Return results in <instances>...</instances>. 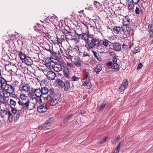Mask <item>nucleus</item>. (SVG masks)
Returning a JSON list of instances; mask_svg holds the SVG:
<instances>
[{"mask_svg": "<svg viewBox=\"0 0 153 153\" xmlns=\"http://www.w3.org/2000/svg\"><path fill=\"white\" fill-rule=\"evenodd\" d=\"M19 83L17 81H8L3 90L10 96L15 91V89L18 87Z\"/></svg>", "mask_w": 153, "mask_h": 153, "instance_id": "nucleus-1", "label": "nucleus"}, {"mask_svg": "<svg viewBox=\"0 0 153 153\" xmlns=\"http://www.w3.org/2000/svg\"><path fill=\"white\" fill-rule=\"evenodd\" d=\"M52 94L48 95L46 97L45 99L48 101H51V105L52 106L56 105L60 99V96L58 94H55L54 90L53 91Z\"/></svg>", "mask_w": 153, "mask_h": 153, "instance_id": "nucleus-2", "label": "nucleus"}, {"mask_svg": "<svg viewBox=\"0 0 153 153\" xmlns=\"http://www.w3.org/2000/svg\"><path fill=\"white\" fill-rule=\"evenodd\" d=\"M0 116L2 118H5L7 117L9 122H12L13 120V116L10 111L5 110H0Z\"/></svg>", "mask_w": 153, "mask_h": 153, "instance_id": "nucleus-3", "label": "nucleus"}, {"mask_svg": "<svg viewBox=\"0 0 153 153\" xmlns=\"http://www.w3.org/2000/svg\"><path fill=\"white\" fill-rule=\"evenodd\" d=\"M88 47L90 49L95 48V47H100V42L99 40L96 37L93 39L88 40L87 42Z\"/></svg>", "mask_w": 153, "mask_h": 153, "instance_id": "nucleus-4", "label": "nucleus"}, {"mask_svg": "<svg viewBox=\"0 0 153 153\" xmlns=\"http://www.w3.org/2000/svg\"><path fill=\"white\" fill-rule=\"evenodd\" d=\"M30 86L28 83L22 82L19 87L20 91L22 92H26L29 91Z\"/></svg>", "mask_w": 153, "mask_h": 153, "instance_id": "nucleus-5", "label": "nucleus"}, {"mask_svg": "<svg viewBox=\"0 0 153 153\" xmlns=\"http://www.w3.org/2000/svg\"><path fill=\"white\" fill-rule=\"evenodd\" d=\"M30 102L29 99H27L26 101H18V103L19 105L21 106L20 108L26 110L28 109L29 105Z\"/></svg>", "mask_w": 153, "mask_h": 153, "instance_id": "nucleus-6", "label": "nucleus"}, {"mask_svg": "<svg viewBox=\"0 0 153 153\" xmlns=\"http://www.w3.org/2000/svg\"><path fill=\"white\" fill-rule=\"evenodd\" d=\"M42 94V96H45L46 95L50 94V95H51V94H52V93L53 92V91H54V89L53 88H51L48 89L46 87H42L41 88Z\"/></svg>", "mask_w": 153, "mask_h": 153, "instance_id": "nucleus-7", "label": "nucleus"}, {"mask_svg": "<svg viewBox=\"0 0 153 153\" xmlns=\"http://www.w3.org/2000/svg\"><path fill=\"white\" fill-rule=\"evenodd\" d=\"M47 78L49 80H52L55 79L56 76L55 73L52 71H48L46 74Z\"/></svg>", "mask_w": 153, "mask_h": 153, "instance_id": "nucleus-8", "label": "nucleus"}, {"mask_svg": "<svg viewBox=\"0 0 153 153\" xmlns=\"http://www.w3.org/2000/svg\"><path fill=\"white\" fill-rule=\"evenodd\" d=\"M53 70L56 72H59L62 71V65L61 64L56 63L53 66Z\"/></svg>", "mask_w": 153, "mask_h": 153, "instance_id": "nucleus-9", "label": "nucleus"}, {"mask_svg": "<svg viewBox=\"0 0 153 153\" xmlns=\"http://www.w3.org/2000/svg\"><path fill=\"white\" fill-rule=\"evenodd\" d=\"M128 85V81L127 80H125L122 83V84L120 86L118 90L120 92H122L127 88Z\"/></svg>", "mask_w": 153, "mask_h": 153, "instance_id": "nucleus-10", "label": "nucleus"}, {"mask_svg": "<svg viewBox=\"0 0 153 153\" xmlns=\"http://www.w3.org/2000/svg\"><path fill=\"white\" fill-rule=\"evenodd\" d=\"M37 111L40 113H43L45 112L47 110V108L45 104L39 106L37 108Z\"/></svg>", "mask_w": 153, "mask_h": 153, "instance_id": "nucleus-11", "label": "nucleus"}, {"mask_svg": "<svg viewBox=\"0 0 153 153\" xmlns=\"http://www.w3.org/2000/svg\"><path fill=\"white\" fill-rule=\"evenodd\" d=\"M32 94H33L32 95H33L34 94L36 96H42V98L44 99L45 98V97H46L42 96L41 88H40L35 89L33 93H32Z\"/></svg>", "mask_w": 153, "mask_h": 153, "instance_id": "nucleus-12", "label": "nucleus"}, {"mask_svg": "<svg viewBox=\"0 0 153 153\" xmlns=\"http://www.w3.org/2000/svg\"><path fill=\"white\" fill-rule=\"evenodd\" d=\"M72 61L74 62L75 65L77 67H79L81 65V60L79 57H74L73 60V59Z\"/></svg>", "mask_w": 153, "mask_h": 153, "instance_id": "nucleus-13", "label": "nucleus"}, {"mask_svg": "<svg viewBox=\"0 0 153 153\" xmlns=\"http://www.w3.org/2000/svg\"><path fill=\"white\" fill-rule=\"evenodd\" d=\"M7 82L8 81H6L4 78L0 77V88L2 90H3L4 87L5 86Z\"/></svg>", "mask_w": 153, "mask_h": 153, "instance_id": "nucleus-14", "label": "nucleus"}, {"mask_svg": "<svg viewBox=\"0 0 153 153\" xmlns=\"http://www.w3.org/2000/svg\"><path fill=\"white\" fill-rule=\"evenodd\" d=\"M63 73L65 77H66L68 79H69L71 78L69 71L67 68L65 67L64 68Z\"/></svg>", "mask_w": 153, "mask_h": 153, "instance_id": "nucleus-15", "label": "nucleus"}, {"mask_svg": "<svg viewBox=\"0 0 153 153\" xmlns=\"http://www.w3.org/2000/svg\"><path fill=\"white\" fill-rule=\"evenodd\" d=\"M130 22V20L128 16H126L123 19V25L125 26L128 25Z\"/></svg>", "mask_w": 153, "mask_h": 153, "instance_id": "nucleus-16", "label": "nucleus"}, {"mask_svg": "<svg viewBox=\"0 0 153 153\" xmlns=\"http://www.w3.org/2000/svg\"><path fill=\"white\" fill-rule=\"evenodd\" d=\"M53 120V118H49L48 120L46 121L45 123L43 124V126H44V128L50 126L52 123L51 122H52Z\"/></svg>", "mask_w": 153, "mask_h": 153, "instance_id": "nucleus-17", "label": "nucleus"}, {"mask_svg": "<svg viewBox=\"0 0 153 153\" xmlns=\"http://www.w3.org/2000/svg\"><path fill=\"white\" fill-rule=\"evenodd\" d=\"M122 30V29L120 27H115L113 29V31L115 34H118Z\"/></svg>", "mask_w": 153, "mask_h": 153, "instance_id": "nucleus-18", "label": "nucleus"}, {"mask_svg": "<svg viewBox=\"0 0 153 153\" xmlns=\"http://www.w3.org/2000/svg\"><path fill=\"white\" fill-rule=\"evenodd\" d=\"M10 108L12 112L14 114L16 113L17 111L19 112L21 111V109L18 106H17L16 108L12 106H10Z\"/></svg>", "mask_w": 153, "mask_h": 153, "instance_id": "nucleus-19", "label": "nucleus"}, {"mask_svg": "<svg viewBox=\"0 0 153 153\" xmlns=\"http://www.w3.org/2000/svg\"><path fill=\"white\" fill-rule=\"evenodd\" d=\"M27 97L26 94H21L20 96V98L21 100H19L18 101H26L27 99Z\"/></svg>", "mask_w": 153, "mask_h": 153, "instance_id": "nucleus-20", "label": "nucleus"}, {"mask_svg": "<svg viewBox=\"0 0 153 153\" xmlns=\"http://www.w3.org/2000/svg\"><path fill=\"white\" fill-rule=\"evenodd\" d=\"M65 87L64 90L68 91L70 88V82L68 81H65L64 83V87Z\"/></svg>", "mask_w": 153, "mask_h": 153, "instance_id": "nucleus-21", "label": "nucleus"}, {"mask_svg": "<svg viewBox=\"0 0 153 153\" xmlns=\"http://www.w3.org/2000/svg\"><path fill=\"white\" fill-rule=\"evenodd\" d=\"M44 28L43 26L39 25L37 26H35L34 27V29L36 31H39L41 33L42 32H43V29Z\"/></svg>", "mask_w": 153, "mask_h": 153, "instance_id": "nucleus-22", "label": "nucleus"}, {"mask_svg": "<svg viewBox=\"0 0 153 153\" xmlns=\"http://www.w3.org/2000/svg\"><path fill=\"white\" fill-rule=\"evenodd\" d=\"M92 52L94 56L96 58L97 60L99 61H101L102 60L99 54L94 51H92Z\"/></svg>", "mask_w": 153, "mask_h": 153, "instance_id": "nucleus-23", "label": "nucleus"}, {"mask_svg": "<svg viewBox=\"0 0 153 153\" xmlns=\"http://www.w3.org/2000/svg\"><path fill=\"white\" fill-rule=\"evenodd\" d=\"M114 48L115 50L119 51L121 50V46L119 44L116 43L114 45Z\"/></svg>", "mask_w": 153, "mask_h": 153, "instance_id": "nucleus-24", "label": "nucleus"}, {"mask_svg": "<svg viewBox=\"0 0 153 153\" xmlns=\"http://www.w3.org/2000/svg\"><path fill=\"white\" fill-rule=\"evenodd\" d=\"M102 69V68L100 65H98L94 69L95 71L97 73L100 72Z\"/></svg>", "mask_w": 153, "mask_h": 153, "instance_id": "nucleus-25", "label": "nucleus"}, {"mask_svg": "<svg viewBox=\"0 0 153 153\" xmlns=\"http://www.w3.org/2000/svg\"><path fill=\"white\" fill-rule=\"evenodd\" d=\"M87 37V33L86 34V33H83L82 34L81 38L84 40L86 41L87 42L88 40H89V39H88V38Z\"/></svg>", "mask_w": 153, "mask_h": 153, "instance_id": "nucleus-26", "label": "nucleus"}, {"mask_svg": "<svg viewBox=\"0 0 153 153\" xmlns=\"http://www.w3.org/2000/svg\"><path fill=\"white\" fill-rule=\"evenodd\" d=\"M127 31L128 33L130 35H132L134 32L133 30H131V28L129 27H126Z\"/></svg>", "mask_w": 153, "mask_h": 153, "instance_id": "nucleus-27", "label": "nucleus"}, {"mask_svg": "<svg viewBox=\"0 0 153 153\" xmlns=\"http://www.w3.org/2000/svg\"><path fill=\"white\" fill-rule=\"evenodd\" d=\"M113 66L114 67L113 69L115 71H117L119 70L120 68L118 64L116 63H114L113 65Z\"/></svg>", "mask_w": 153, "mask_h": 153, "instance_id": "nucleus-28", "label": "nucleus"}, {"mask_svg": "<svg viewBox=\"0 0 153 153\" xmlns=\"http://www.w3.org/2000/svg\"><path fill=\"white\" fill-rule=\"evenodd\" d=\"M20 58L22 60L25 59L26 58V55L23 54L22 52H20L19 54Z\"/></svg>", "mask_w": 153, "mask_h": 153, "instance_id": "nucleus-29", "label": "nucleus"}, {"mask_svg": "<svg viewBox=\"0 0 153 153\" xmlns=\"http://www.w3.org/2000/svg\"><path fill=\"white\" fill-rule=\"evenodd\" d=\"M68 39L76 41L77 40V38L75 36H72V37H71L70 38L66 37V40L68 42Z\"/></svg>", "mask_w": 153, "mask_h": 153, "instance_id": "nucleus-30", "label": "nucleus"}, {"mask_svg": "<svg viewBox=\"0 0 153 153\" xmlns=\"http://www.w3.org/2000/svg\"><path fill=\"white\" fill-rule=\"evenodd\" d=\"M94 5L97 8L99 9L100 7V4L97 1H94Z\"/></svg>", "mask_w": 153, "mask_h": 153, "instance_id": "nucleus-31", "label": "nucleus"}, {"mask_svg": "<svg viewBox=\"0 0 153 153\" xmlns=\"http://www.w3.org/2000/svg\"><path fill=\"white\" fill-rule=\"evenodd\" d=\"M65 82H63L62 80L59 79L58 81V84L60 87H64V85Z\"/></svg>", "mask_w": 153, "mask_h": 153, "instance_id": "nucleus-32", "label": "nucleus"}, {"mask_svg": "<svg viewBox=\"0 0 153 153\" xmlns=\"http://www.w3.org/2000/svg\"><path fill=\"white\" fill-rule=\"evenodd\" d=\"M128 3L129 9V10L132 9V7H133L134 5L133 4V3H134L132 1H130L129 0H128Z\"/></svg>", "mask_w": 153, "mask_h": 153, "instance_id": "nucleus-33", "label": "nucleus"}, {"mask_svg": "<svg viewBox=\"0 0 153 153\" xmlns=\"http://www.w3.org/2000/svg\"><path fill=\"white\" fill-rule=\"evenodd\" d=\"M135 12L137 14H140V12L142 13V10L140 7H136L135 9Z\"/></svg>", "mask_w": 153, "mask_h": 153, "instance_id": "nucleus-34", "label": "nucleus"}, {"mask_svg": "<svg viewBox=\"0 0 153 153\" xmlns=\"http://www.w3.org/2000/svg\"><path fill=\"white\" fill-rule=\"evenodd\" d=\"M72 51L71 50H69L68 51H67L66 52V54L67 55H69L70 56H71V57H74L73 56V53H72Z\"/></svg>", "mask_w": 153, "mask_h": 153, "instance_id": "nucleus-35", "label": "nucleus"}, {"mask_svg": "<svg viewBox=\"0 0 153 153\" xmlns=\"http://www.w3.org/2000/svg\"><path fill=\"white\" fill-rule=\"evenodd\" d=\"M109 41L106 40L104 39L102 42V44L106 47H107L108 45Z\"/></svg>", "mask_w": 153, "mask_h": 153, "instance_id": "nucleus-36", "label": "nucleus"}, {"mask_svg": "<svg viewBox=\"0 0 153 153\" xmlns=\"http://www.w3.org/2000/svg\"><path fill=\"white\" fill-rule=\"evenodd\" d=\"M42 96H36L35 98L36 101L38 102L41 103L42 102L41 98Z\"/></svg>", "mask_w": 153, "mask_h": 153, "instance_id": "nucleus-37", "label": "nucleus"}, {"mask_svg": "<svg viewBox=\"0 0 153 153\" xmlns=\"http://www.w3.org/2000/svg\"><path fill=\"white\" fill-rule=\"evenodd\" d=\"M87 36L88 38V39H93L95 38H96V37H94V35L93 34H90L89 33H87Z\"/></svg>", "mask_w": 153, "mask_h": 153, "instance_id": "nucleus-38", "label": "nucleus"}, {"mask_svg": "<svg viewBox=\"0 0 153 153\" xmlns=\"http://www.w3.org/2000/svg\"><path fill=\"white\" fill-rule=\"evenodd\" d=\"M10 102L11 105H12L14 106H15L16 104V102L12 99H10Z\"/></svg>", "mask_w": 153, "mask_h": 153, "instance_id": "nucleus-39", "label": "nucleus"}, {"mask_svg": "<svg viewBox=\"0 0 153 153\" xmlns=\"http://www.w3.org/2000/svg\"><path fill=\"white\" fill-rule=\"evenodd\" d=\"M65 39L63 38H58L57 39V40H56L58 43L59 44H62V42Z\"/></svg>", "mask_w": 153, "mask_h": 153, "instance_id": "nucleus-40", "label": "nucleus"}, {"mask_svg": "<svg viewBox=\"0 0 153 153\" xmlns=\"http://www.w3.org/2000/svg\"><path fill=\"white\" fill-rule=\"evenodd\" d=\"M108 137H107L100 140V143L101 144H102L104 143L106 141L107 139L108 138Z\"/></svg>", "mask_w": 153, "mask_h": 153, "instance_id": "nucleus-41", "label": "nucleus"}, {"mask_svg": "<svg viewBox=\"0 0 153 153\" xmlns=\"http://www.w3.org/2000/svg\"><path fill=\"white\" fill-rule=\"evenodd\" d=\"M148 28L150 31L152 32V33H153V30L152 29V25L150 24L148 25Z\"/></svg>", "mask_w": 153, "mask_h": 153, "instance_id": "nucleus-42", "label": "nucleus"}, {"mask_svg": "<svg viewBox=\"0 0 153 153\" xmlns=\"http://www.w3.org/2000/svg\"><path fill=\"white\" fill-rule=\"evenodd\" d=\"M62 32L63 33H65V34L71 33L70 31H68L66 29H63L62 30Z\"/></svg>", "mask_w": 153, "mask_h": 153, "instance_id": "nucleus-43", "label": "nucleus"}, {"mask_svg": "<svg viewBox=\"0 0 153 153\" xmlns=\"http://www.w3.org/2000/svg\"><path fill=\"white\" fill-rule=\"evenodd\" d=\"M71 79L73 81H76L79 79V78L75 76H74L71 78Z\"/></svg>", "mask_w": 153, "mask_h": 153, "instance_id": "nucleus-44", "label": "nucleus"}, {"mask_svg": "<svg viewBox=\"0 0 153 153\" xmlns=\"http://www.w3.org/2000/svg\"><path fill=\"white\" fill-rule=\"evenodd\" d=\"M67 64L68 66L70 67L71 68H74V65L73 63H70L68 62H67Z\"/></svg>", "mask_w": 153, "mask_h": 153, "instance_id": "nucleus-45", "label": "nucleus"}, {"mask_svg": "<svg viewBox=\"0 0 153 153\" xmlns=\"http://www.w3.org/2000/svg\"><path fill=\"white\" fill-rule=\"evenodd\" d=\"M105 105H106V103H105L104 102H103V103H102L101 106L100 108V110L103 109L105 107Z\"/></svg>", "mask_w": 153, "mask_h": 153, "instance_id": "nucleus-46", "label": "nucleus"}, {"mask_svg": "<svg viewBox=\"0 0 153 153\" xmlns=\"http://www.w3.org/2000/svg\"><path fill=\"white\" fill-rule=\"evenodd\" d=\"M117 57L115 56H114L113 58V62L115 63H116L117 62Z\"/></svg>", "mask_w": 153, "mask_h": 153, "instance_id": "nucleus-47", "label": "nucleus"}, {"mask_svg": "<svg viewBox=\"0 0 153 153\" xmlns=\"http://www.w3.org/2000/svg\"><path fill=\"white\" fill-rule=\"evenodd\" d=\"M132 1L135 4H138L140 1V0H132Z\"/></svg>", "mask_w": 153, "mask_h": 153, "instance_id": "nucleus-48", "label": "nucleus"}, {"mask_svg": "<svg viewBox=\"0 0 153 153\" xmlns=\"http://www.w3.org/2000/svg\"><path fill=\"white\" fill-rule=\"evenodd\" d=\"M143 67V65L141 63H140L138 65L137 69H140Z\"/></svg>", "mask_w": 153, "mask_h": 153, "instance_id": "nucleus-49", "label": "nucleus"}, {"mask_svg": "<svg viewBox=\"0 0 153 153\" xmlns=\"http://www.w3.org/2000/svg\"><path fill=\"white\" fill-rule=\"evenodd\" d=\"M44 126H43V124H42L41 125L39 126L38 127V129H42L44 128Z\"/></svg>", "mask_w": 153, "mask_h": 153, "instance_id": "nucleus-50", "label": "nucleus"}, {"mask_svg": "<svg viewBox=\"0 0 153 153\" xmlns=\"http://www.w3.org/2000/svg\"><path fill=\"white\" fill-rule=\"evenodd\" d=\"M67 56H66V58L68 59H71V61H72V60L74 59V57H71V56H70L68 55H67Z\"/></svg>", "mask_w": 153, "mask_h": 153, "instance_id": "nucleus-51", "label": "nucleus"}, {"mask_svg": "<svg viewBox=\"0 0 153 153\" xmlns=\"http://www.w3.org/2000/svg\"><path fill=\"white\" fill-rule=\"evenodd\" d=\"M88 84V82L87 81L83 83V85L84 86H86Z\"/></svg>", "mask_w": 153, "mask_h": 153, "instance_id": "nucleus-52", "label": "nucleus"}, {"mask_svg": "<svg viewBox=\"0 0 153 153\" xmlns=\"http://www.w3.org/2000/svg\"><path fill=\"white\" fill-rule=\"evenodd\" d=\"M74 116V114H71L70 115L68 116L67 117L68 119H70L72 117Z\"/></svg>", "mask_w": 153, "mask_h": 153, "instance_id": "nucleus-53", "label": "nucleus"}, {"mask_svg": "<svg viewBox=\"0 0 153 153\" xmlns=\"http://www.w3.org/2000/svg\"><path fill=\"white\" fill-rule=\"evenodd\" d=\"M107 65L110 66H111L112 65H113V63L112 62H107Z\"/></svg>", "mask_w": 153, "mask_h": 153, "instance_id": "nucleus-54", "label": "nucleus"}, {"mask_svg": "<svg viewBox=\"0 0 153 153\" xmlns=\"http://www.w3.org/2000/svg\"><path fill=\"white\" fill-rule=\"evenodd\" d=\"M83 56H89V54H88L87 52H84L83 53Z\"/></svg>", "mask_w": 153, "mask_h": 153, "instance_id": "nucleus-55", "label": "nucleus"}, {"mask_svg": "<svg viewBox=\"0 0 153 153\" xmlns=\"http://www.w3.org/2000/svg\"><path fill=\"white\" fill-rule=\"evenodd\" d=\"M120 136H118L114 140V141L115 143H116L117 141L120 139Z\"/></svg>", "mask_w": 153, "mask_h": 153, "instance_id": "nucleus-56", "label": "nucleus"}, {"mask_svg": "<svg viewBox=\"0 0 153 153\" xmlns=\"http://www.w3.org/2000/svg\"><path fill=\"white\" fill-rule=\"evenodd\" d=\"M133 44V43L132 42H129V48L130 49L131 48Z\"/></svg>", "mask_w": 153, "mask_h": 153, "instance_id": "nucleus-57", "label": "nucleus"}, {"mask_svg": "<svg viewBox=\"0 0 153 153\" xmlns=\"http://www.w3.org/2000/svg\"><path fill=\"white\" fill-rule=\"evenodd\" d=\"M102 47L103 48H101V51H100V52L101 53H104L105 52V50L104 49H103V48H104V47L102 46Z\"/></svg>", "mask_w": 153, "mask_h": 153, "instance_id": "nucleus-58", "label": "nucleus"}, {"mask_svg": "<svg viewBox=\"0 0 153 153\" xmlns=\"http://www.w3.org/2000/svg\"><path fill=\"white\" fill-rule=\"evenodd\" d=\"M62 51L61 49H60L59 51H58V54L59 55H61L62 54Z\"/></svg>", "mask_w": 153, "mask_h": 153, "instance_id": "nucleus-59", "label": "nucleus"}, {"mask_svg": "<svg viewBox=\"0 0 153 153\" xmlns=\"http://www.w3.org/2000/svg\"><path fill=\"white\" fill-rule=\"evenodd\" d=\"M68 118L67 117H66L65 118V119H64V121L66 123L68 121Z\"/></svg>", "mask_w": 153, "mask_h": 153, "instance_id": "nucleus-60", "label": "nucleus"}, {"mask_svg": "<svg viewBox=\"0 0 153 153\" xmlns=\"http://www.w3.org/2000/svg\"><path fill=\"white\" fill-rule=\"evenodd\" d=\"M86 111L85 110H82L81 111V114H84L86 113Z\"/></svg>", "mask_w": 153, "mask_h": 153, "instance_id": "nucleus-61", "label": "nucleus"}, {"mask_svg": "<svg viewBox=\"0 0 153 153\" xmlns=\"http://www.w3.org/2000/svg\"><path fill=\"white\" fill-rule=\"evenodd\" d=\"M65 36V38L66 37H69V36H71V37H72V35L71 33L67 34H66Z\"/></svg>", "mask_w": 153, "mask_h": 153, "instance_id": "nucleus-62", "label": "nucleus"}, {"mask_svg": "<svg viewBox=\"0 0 153 153\" xmlns=\"http://www.w3.org/2000/svg\"><path fill=\"white\" fill-rule=\"evenodd\" d=\"M122 30L124 32V33H128V32H127V29L126 28V29H123L122 28Z\"/></svg>", "mask_w": 153, "mask_h": 153, "instance_id": "nucleus-63", "label": "nucleus"}, {"mask_svg": "<svg viewBox=\"0 0 153 153\" xmlns=\"http://www.w3.org/2000/svg\"><path fill=\"white\" fill-rule=\"evenodd\" d=\"M138 51V49L135 50L134 51L133 53L134 54H136Z\"/></svg>", "mask_w": 153, "mask_h": 153, "instance_id": "nucleus-64", "label": "nucleus"}]
</instances>
